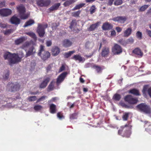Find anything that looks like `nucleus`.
Segmentation results:
<instances>
[{
	"label": "nucleus",
	"mask_w": 151,
	"mask_h": 151,
	"mask_svg": "<svg viewBox=\"0 0 151 151\" xmlns=\"http://www.w3.org/2000/svg\"><path fill=\"white\" fill-rule=\"evenodd\" d=\"M4 57L5 60H9V64L11 65L21 61V58L15 53L12 54L9 52H6L4 53Z\"/></svg>",
	"instance_id": "1"
},
{
	"label": "nucleus",
	"mask_w": 151,
	"mask_h": 151,
	"mask_svg": "<svg viewBox=\"0 0 151 151\" xmlns=\"http://www.w3.org/2000/svg\"><path fill=\"white\" fill-rule=\"evenodd\" d=\"M132 127L131 122L128 121L125 125L122 126L121 127V129H120L118 131V134L121 135L123 130L125 128H126V131L123 134V136L127 138L129 137L131 134L130 130Z\"/></svg>",
	"instance_id": "2"
},
{
	"label": "nucleus",
	"mask_w": 151,
	"mask_h": 151,
	"mask_svg": "<svg viewBox=\"0 0 151 151\" xmlns=\"http://www.w3.org/2000/svg\"><path fill=\"white\" fill-rule=\"evenodd\" d=\"M48 27L47 24H43L38 23L37 28L36 32L40 37H43L45 34V30Z\"/></svg>",
	"instance_id": "3"
},
{
	"label": "nucleus",
	"mask_w": 151,
	"mask_h": 151,
	"mask_svg": "<svg viewBox=\"0 0 151 151\" xmlns=\"http://www.w3.org/2000/svg\"><path fill=\"white\" fill-rule=\"evenodd\" d=\"M7 87L9 88L11 92H15L19 89L20 85L18 82L9 83L7 85Z\"/></svg>",
	"instance_id": "4"
},
{
	"label": "nucleus",
	"mask_w": 151,
	"mask_h": 151,
	"mask_svg": "<svg viewBox=\"0 0 151 151\" xmlns=\"http://www.w3.org/2000/svg\"><path fill=\"white\" fill-rule=\"evenodd\" d=\"M137 108L141 111L147 113H149L150 109L149 106L145 103H141L137 106Z\"/></svg>",
	"instance_id": "5"
},
{
	"label": "nucleus",
	"mask_w": 151,
	"mask_h": 151,
	"mask_svg": "<svg viewBox=\"0 0 151 151\" xmlns=\"http://www.w3.org/2000/svg\"><path fill=\"white\" fill-rule=\"evenodd\" d=\"M124 101L131 104H134L137 103L138 100L134 98L132 96L128 95L125 96L124 98Z\"/></svg>",
	"instance_id": "6"
},
{
	"label": "nucleus",
	"mask_w": 151,
	"mask_h": 151,
	"mask_svg": "<svg viewBox=\"0 0 151 151\" xmlns=\"http://www.w3.org/2000/svg\"><path fill=\"white\" fill-rule=\"evenodd\" d=\"M122 52V48L118 45L115 44L112 48V52L114 55H118Z\"/></svg>",
	"instance_id": "7"
},
{
	"label": "nucleus",
	"mask_w": 151,
	"mask_h": 151,
	"mask_svg": "<svg viewBox=\"0 0 151 151\" xmlns=\"http://www.w3.org/2000/svg\"><path fill=\"white\" fill-rule=\"evenodd\" d=\"M68 74L67 72H65L63 73L59 76L57 79V84H58L62 82L64 80Z\"/></svg>",
	"instance_id": "8"
},
{
	"label": "nucleus",
	"mask_w": 151,
	"mask_h": 151,
	"mask_svg": "<svg viewBox=\"0 0 151 151\" xmlns=\"http://www.w3.org/2000/svg\"><path fill=\"white\" fill-rule=\"evenodd\" d=\"M127 19V17L126 16H117L113 18L112 20L114 22H119L121 23H124Z\"/></svg>",
	"instance_id": "9"
},
{
	"label": "nucleus",
	"mask_w": 151,
	"mask_h": 151,
	"mask_svg": "<svg viewBox=\"0 0 151 151\" xmlns=\"http://www.w3.org/2000/svg\"><path fill=\"white\" fill-rule=\"evenodd\" d=\"M11 13V10L8 9H2L0 10V14L3 17L10 15Z\"/></svg>",
	"instance_id": "10"
},
{
	"label": "nucleus",
	"mask_w": 151,
	"mask_h": 151,
	"mask_svg": "<svg viewBox=\"0 0 151 151\" xmlns=\"http://www.w3.org/2000/svg\"><path fill=\"white\" fill-rule=\"evenodd\" d=\"M110 49L108 47L104 46L103 47L101 52V55L102 57H107L109 53Z\"/></svg>",
	"instance_id": "11"
},
{
	"label": "nucleus",
	"mask_w": 151,
	"mask_h": 151,
	"mask_svg": "<svg viewBox=\"0 0 151 151\" xmlns=\"http://www.w3.org/2000/svg\"><path fill=\"white\" fill-rule=\"evenodd\" d=\"M50 80V78L49 77H47L44 78L42 82L40 85L39 88H45L47 86Z\"/></svg>",
	"instance_id": "12"
},
{
	"label": "nucleus",
	"mask_w": 151,
	"mask_h": 151,
	"mask_svg": "<svg viewBox=\"0 0 151 151\" xmlns=\"http://www.w3.org/2000/svg\"><path fill=\"white\" fill-rule=\"evenodd\" d=\"M50 53L48 51H44L40 55L41 58L44 61L47 60L48 58L50 57Z\"/></svg>",
	"instance_id": "13"
},
{
	"label": "nucleus",
	"mask_w": 151,
	"mask_h": 151,
	"mask_svg": "<svg viewBox=\"0 0 151 151\" xmlns=\"http://www.w3.org/2000/svg\"><path fill=\"white\" fill-rule=\"evenodd\" d=\"M113 26L111 24L108 22H106L103 23L102 26V29L104 30H109L112 29Z\"/></svg>",
	"instance_id": "14"
},
{
	"label": "nucleus",
	"mask_w": 151,
	"mask_h": 151,
	"mask_svg": "<svg viewBox=\"0 0 151 151\" xmlns=\"http://www.w3.org/2000/svg\"><path fill=\"white\" fill-rule=\"evenodd\" d=\"M10 22L12 24L18 25L20 23V19L17 17L13 16L11 18Z\"/></svg>",
	"instance_id": "15"
},
{
	"label": "nucleus",
	"mask_w": 151,
	"mask_h": 151,
	"mask_svg": "<svg viewBox=\"0 0 151 151\" xmlns=\"http://www.w3.org/2000/svg\"><path fill=\"white\" fill-rule=\"evenodd\" d=\"M100 24V22H98L95 24H92L88 28V30L91 31L94 30L95 29L97 28Z\"/></svg>",
	"instance_id": "16"
},
{
	"label": "nucleus",
	"mask_w": 151,
	"mask_h": 151,
	"mask_svg": "<svg viewBox=\"0 0 151 151\" xmlns=\"http://www.w3.org/2000/svg\"><path fill=\"white\" fill-rule=\"evenodd\" d=\"M52 55L56 56L60 53V49L58 47L54 46L52 48Z\"/></svg>",
	"instance_id": "17"
},
{
	"label": "nucleus",
	"mask_w": 151,
	"mask_h": 151,
	"mask_svg": "<svg viewBox=\"0 0 151 151\" xmlns=\"http://www.w3.org/2000/svg\"><path fill=\"white\" fill-rule=\"evenodd\" d=\"M132 52L133 53L137 55L140 57H142L143 55V52L140 49L138 48H135L133 50Z\"/></svg>",
	"instance_id": "18"
},
{
	"label": "nucleus",
	"mask_w": 151,
	"mask_h": 151,
	"mask_svg": "<svg viewBox=\"0 0 151 151\" xmlns=\"http://www.w3.org/2000/svg\"><path fill=\"white\" fill-rule=\"evenodd\" d=\"M35 50L34 47L33 46H32L30 47L28 51L27 52L25 55V57H27L35 53Z\"/></svg>",
	"instance_id": "19"
},
{
	"label": "nucleus",
	"mask_w": 151,
	"mask_h": 151,
	"mask_svg": "<svg viewBox=\"0 0 151 151\" xmlns=\"http://www.w3.org/2000/svg\"><path fill=\"white\" fill-rule=\"evenodd\" d=\"M132 31V29L131 27L127 28L124 32V37H127L131 35Z\"/></svg>",
	"instance_id": "20"
},
{
	"label": "nucleus",
	"mask_w": 151,
	"mask_h": 151,
	"mask_svg": "<svg viewBox=\"0 0 151 151\" xmlns=\"http://www.w3.org/2000/svg\"><path fill=\"white\" fill-rule=\"evenodd\" d=\"M17 9L19 14L24 13L25 12V9L24 6L22 4H21L17 7Z\"/></svg>",
	"instance_id": "21"
},
{
	"label": "nucleus",
	"mask_w": 151,
	"mask_h": 151,
	"mask_svg": "<svg viewBox=\"0 0 151 151\" xmlns=\"http://www.w3.org/2000/svg\"><path fill=\"white\" fill-rule=\"evenodd\" d=\"M26 40L24 37H22L14 41L15 44L19 45L25 41Z\"/></svg>",
	"instance_id": "22"
},
{
	"label": "nucleus",
	"mask_w": 151,
	"mask_h": 151,
	"mask_svg": "<svg viewBox=\"0 0 151 151\" xmlns=\"http://www.w3.org/2000/svg\"><path fill=\"white\" fill-rule=\"evenodd\" d=\"M57 109L56 106L53 104H51L50 106V111L52 114H54L56 113Z\"/></svg>",
	"instance_id": "23"
},
{
	"label": "nucleus",
	"mask_w": 151,
	"mask_h": 151,
	"mask_svg": "<svg viewBox=\"0 0 151 151\" xmlns=\"http://www.w3.org/2000/svg\"><path fill=\"white\" fill-rule=\"evenodd\" d=\"M72 42L69 40L65 39L63 42V46L65 47H69L71 45Z\"/></svg>",
	"instance_id": "24"
},
{
	"label": "nucleus",
	"mask_w": 151,
	"mask_h": 151,
	"mask_svg": "<svg viewBox=\"0 0 151 151\" xmlns=\"http://www.w3.org/2000/svg\"><path fill=\"white\" fill-rule=\"evenodd\" d=\"M60 5V3H57L55 4L54 5L50 7L49 9V10L50 12L57 10Z\"/></svg>",
	"instance_id": "25"
},
{
	"label": "nucleus",
	"mask_w": 151,
	"mask_h": 151,
	"mask_svg": "<svg viewBox=\"0 0 151 151\" xmlns=\"http://www.w3.org/2000/svg\"><path fill=\"white\" fill-rule=\"evenodd\" d=\"M129 93H131L135 96H140V94L139 93V91L135 88H133L129 90Z\"/></svg>",
	"instance_id": "26"
},
{
	"label": "nucleus",
	"mask_w": 151,
	"mask_h": 151,
	"mask_svg": "<svg viewBox=\"0 0 151 151\" xmlns=\"http://www.w3.org/2000/svg\"><path fill=\"white\" fill-rule=\"evenodd\" d=\"M72 59L75 60H78L79 62H81L83 60V58L80 55H74Z\"/></svg>",
	"instance_id": "27"
},
{
	"label": "nucleus",
	"mask_w": 151,
	"mask_h": 151,
	"mask_svg": "<svg viewBox=\"0 0 151 151\" xmlns=\"http://www.w3.org/2000/svg\"><path fill=\"white\" fill-rule=\"evenodd\" d=\"M93 68L95 69L98 73H101L103 68H102L100 66L96 65H95L93 66Z\"/></svg>",
	"instance_id": "28"
},
{
	"label": "nucleus",
	"mask_w": 151,
	"mask_h": 151,
	"mask_svg": "<svg viewBox=\"0 0 151 151\" xmlns=\"http://www.w3.org/2000/svg\"><path fill=\"white\" fill-rule=\"evenodd\" d=\"M35 23L33 20L30 19L29 21L26 22L25 24L24 25V27H26L28 26H30Z\"/></svg>",
	"instance_id": "29"
},
{
	"label": "nucleus",
	"mask_w": 151,
	"mask_h": 151,
	"mask_svg": "<svg viewBox=\"0 0 151 151\" xmlns=\"http://www.w3.org/2000/svg\"><path fill=\"white\" fill-rule=\"evenodd\" d=\"M85 5V3H81L76 6L72 9L73 11L82 8Z\"/></svg>",
	"instance_id": "30"
},
{
	"label": "nucleus",
	"mask_w": 151,
	"mask_h": 151,
	"mask_svg": "<svg viewBox=\"0 0 151 151\" xmlns=\"http://www.w3.org/2000/svg\"><path fill=\"white\" fill-rule=\"evenodd\" d=\"M121 98V95L118 93L115 94L113 96V99L116 101H119Z\"/></svg>",
	"instance_id": "31"
},
{
	"label": "nucleus",
	"mask_w": 151,
	"mask_h": 151,
	"mask_svg": "<svg viewBox=\"0 0 151 151\" xmlns=\"http://www.w3.org/2000/svg\"><path fill=\"white\" fill-rule=\"evenodd\" d=\"M75 1V0H70L67 1L63 3V5L65 7H66L69 6L70 5L74 3Z\"/></svg>",
	"instance_id": "32"
},
{
	"label": "nucleus",
	"mask_w": 151,
	"mask_h": 151,
	"mask_svg": "<svg viewBox=\"0 0 151 151\" xmlns=\"http://www.w3.org/2000/svg\"><path fill=\"white\" fill-rule=\"evenodd\" d=\"M26 34L31 37L34 40H37V37L35 34L33 32H28Z\"/></svg>",
	"instance_id": "33"
},
{
	"label": "nucleus",
	"mask_w": 151,
	"mask_h": 151,
	"mask_svg": "<svg viewBox=\"0 0 151 151\" xmlns=\"http://www.w3.org/2000/svg\"><path fill=\"white\" fill-rule=\"evenodd\" d=\"M76 24L77 23L76 22V20H73L70 23V25L69 27L70 28L72 29L73 28H74V27H75L76 26Z\"/></svg>",
	"instance_id": "34"
},
{
	"label": "nucleus",
	"mask_w": 151,
	"mask_h": 151,
	"mask_svg": "<svg viewBox=\"0 0 151 151\" xmlns=\"http://www.w3.org/2000/svg\"><path fill=\"white\" fill-rule=\"evenodd\" d=\"M75 52V51H70L68 52H65L64 55L65 58H68Z\"/></svg>",
	"instance_id": "35"
},
{
	"label": "nucleus",
	"mask_w": 151,
	"mask_h": 151,
	"mask_svg": "<svg viewBox=\"0 0 151 151\" xmlns=\"http://www.w3.org/2000/svg\"><path fill=\"white\" fill-rule=\"evenodd\" d=\"M78 113H74L70 115V119L71 120H73L77 119L78 117Z\"/></svg>",
	"instance_id": "36"
},
{
	"label": "nucleus",
	"mask_w": 151,
	"mask_h": 151,
	"mask_svg": "<svg viewBox=\"0 0 151 151\" xmlns=\"http://www.w3.org/2000/svg\"><path fill=\"white\" fill-rule=\"evenodd\" d=\"M48 91H52L54 88V84L53 82L52 81L48 87Z\"/></svg>",
	"instance_id": "37"
},
{
	"label": "nucleus",
	"mask_w": 151,
	"mask_h": 151,
	"mask_svg": "<svg viewBox=\"0 0 151 151\" xmlns=\"http://www.w3.org/2000/svg\"><path fill=\"white\" fill-rule=\"evenodd\" d=\"M81 12V11L78 10V11L72 12V16L75 17H78Z\"/></svg>",
	"instance_id": "38"
},
{
	"label": "nucleus",
	"mask_w": 151,
	"mask_h": 151,
	"mask_svg": "<svg viewBox=\"0 0 151 151\" xmlns=\"http://www.w3.org/2000/svg\"><path fill=\"white\" fill-rule=\"evenodd\" d=\"M20 17L21 19H24L27 18L29 17L28 14H25L24 13H23L20 14Z\"/></svg>",
	"instance_id": "39"
},
{
	"label": "nucleus",
	"mask_w": 151,
	"mask_h": 151,
	"mask_svg": "<svg viewBox=\"0 0 151 151\" xmlns=\"http://www.w3.org/2000/svg\"><path fill=\"white\" fill-rule=\"evenodd\" d=\"M148 7V6L147 5H145L141 6L139 9V12H143L145 11Z\"/></svg>",
	"instance_id": "40"
},
{
	"label": "nucleus",
	"mask_w": 151,
	"mask_h": 151,
	"mask_svg": "<svg viewBox=\"0 0 151 151\" xmlns=\"http://www.w3.org/2000/svg\"><path fill=\"white\" fill-rule=\"evenodd\" d=\"M57 116L60 119L64 118V116L63 115V114L61 112L57 113Z\"/></svg>",
	"instance_id": "41"
},
{
	"label": "nucleus",
	"mask_w": 151,
	"mask_h": 151,
	"mask_svg": "<svg viewBox=\"0 0 151 151\" xmlns=\"http://www.w3.org/2000/svg\"><path fill=\"white\" fill-rule=\"evenodd\" d=\"M42 108V107L40 105H37L35 106L34 107V110L36 111H39Z\"/></svg>",
	"instance_id": "42"
},
{
	"label": "nucleus",
	"mask_w": 151,
	"mask_h": 151,
	"mask_svg": "<svg viewBox=\"0 0 151 151\" xmlns=\"http://www.w3.org/2000/svg\"><path fill=\"white\" fill-rule=\"evenodd\" d=\"M122 0H115L114 4L115 6H118L122 4Z\"/></svg>",
	"instance_id": "43"
},
{
	"label": "nucleus",
	"mask_w": 151,
	"mask_h": 151,
	"mask_svg": "<svg viewBox=\"0 0 151 151\" xmlns=\"http://www.w3.org/2000/svg\"><path fill=\"white\" fill-rule=\"evenodd\" d=\"M129 113H125L123 115L122 118L124 121H127L129 117Z\"/></svg>",
	"instance_id": "44"
},
{
	"label": "nucleus",
	"mask_w": 151,
	"mask_h": 151,
	"mask_svg": "<svg viewBox=\"0 0 151 151\" xmlns=\"http://www.w3.org/2000/svg\"><path fill=\"white\" fill-rule=\"evenodd\" d=\"M44 0H38L37 1V4L39 6L43 7Z\"/></svg>",
	"instance_id": "45"
},
{
	"label": "nucleus",
	"mask_w": 151,
	"mask_h": 151,
	"mask_svg": "<svg viewBox=\"0 0 151 151\" xmlns=\"http://www.w3.org/2000/svg\"><path fill=\"white\" fill-rule=\"evenodd\" d=\"M28 99L29 101H34L37 99L36 96H30L29 97Z\"/></svg>",
	"instance_id": "46"
},
{
	"label": "nucleus",
	"mask_w": 151,
	"mask_h": 151,
	"mask_svg": "<svg viewBox=\"0 0 151 151\" xmlns=\"http://www.w3.org/2000/svg\"><path fill=\"white\" fill-rule=\"evenodd\" d=\"M50 3V1L48 0H44L43 6H47L49 5Z\"/></svg>",
	"instance_id": "47"
},
{
	"label": "nucleus",
	"mask_w": 151,
	"mask_h": 151,
	"mask_svg": "<svg viewBox=\"0 0 151 151\" xmlns=\"http://www.w3.org/2000/svg\"><path fill=\"white\" fill-rule=\"evenodd\" d=\"M93 45L91 42L89 41H88L86 42L85 44V46L87 48H89L93 47Z\"/></svg>",
	"instance_id": "48"
},
{
	"label": "nucleus",
	"mask_w": 151,
	"mask_h": 151,
	"mask_svg": "<svg viewBox=\"0 0 151 151\" xmlns=\"http://www.w3.org/2000/svg\"><path fill=\"white\" fill-rule=\"evenodd\" d=\"M95 7L94 5L92 6L90 9V12L91 14H93L95 11Z\"/></svg>",
	"instance_id": "49"
},
{
	"label": "nucleus",
	"mask_w": 151,
	"mask_h": 151,
	"mask_svg": "<svg viewBox=\"0 0 151 151\" xmlns=\"http://www.w3.org/2000/svg\"><path fill=\"white\" fill-rule=\"evenodd\" d=\"M44 51V46L42 45L40 46V49L39 50V52L38 53V55H40Z\"/></svg>",
	"instance_id": "50"
},
{
	"label": "nucleus",
	"mask_w": 151,
	"mask_h": 151,
	"mask_svg": "<svg viewBox=\"0 0 151 151\" xmlns=\"http://www.w3.org/2000/svg\"><path fill=\"white\" fill-rule=\"evenodd\" d=\"M47 97L46 96H42L40 98L37 99L36 101V103H38L41 101H43L45 99V98Z\"/></svg>",
	"instance_id": "51"
},
{
	"label": "nucleus",
	"mask_w": 151,
	"mask_h": 151,
	"mask_svg": "<svg viewBox=\"0 0 151 151\" xmlns=\"http://www.w3.org/2000/svg\"><path fill=\"white\" fill-rule=\"evenodd\" d=\"M136 34L137 37L138 39L140 40L142 39V34L141 32L139 31L137 32Z\"/></svg>",
	"instance_id": "52"
},
{
	"label": "nucleus",
	"mask_w": 151,
	"mask_h": 151,
	"mask_svg": "<svg viewBox=\"0 0 151 151\" xmlns=\"http://www.w3.org/2000/svg\"><path fill=\"white\" fill-rule=\"evenodd\" d=\"M148 88V86L147 85H145L144 86L142 90V92L143 94H145Z\"/></svg>",
	"instance_id": "53"
},
{
	"label": "nucleus",
	"mask_w": 151,
	"mask_h": 151,
	"mask_svg": "<svg viewBox=\"0 0 151 151\" xmlns=\"http://www.w3.org/2000/svg\"><path fill=\"white\" fill-rule=\"evenodd\" d=\"M13 30L11 29L5 31L4 33V35H7L10 34L11 32H13Z\"/></svg>",
	"instance_id": "54"
},
{
	"label": "nucleus",
	"mask_w": 151,
	"mask_h": 151,
	"mask_svg": "<svg viewBox=\"0 0 151 151\" xmlns=\"http://www.w3.org/2000/svg\"><path fill=\"white\" fill-rule=\"evenodd\" d=\"M146 130L151 134V125H150L146 129Z\"/></svg>",
	"instance_id": "55"
},
{
	"label": "nucleus",
	"mask_w": 151,
	"mask_h": 151,
	"mask_svg": "<svg viewBox=\"0 0 151 151\" xmlns=\"http://www.w3.org/2000/svg\"><path fill=\"white\" fill-rule=\"evenodd\" d=\"M9 71H8L5 74V75L3 76V78L5 79H7L9 77Z\"/></svg>",
	"instance_id": "56"
},
{
	"label": "nucleus",
	"mask_w": 151,
	"mask_h": 151,
	"mask_svg": "<svg viewBox=\"0 0 151 151\" xmlns=\"http://www.w3.org/2000/svg\"><path fill=\"white\" fill-rule=\"evenodd\" d=\"M65 67L64 65H62L61 66L59 69V72H60L63 71L64 70H65Z\"/></svg>",
	"instance_id": "57"
},
{
	"label": "nucleus",
	"mask_w": 151,
	"mask_h": 151,
	"mask_svg": "<svg viewBox=\"0 0 151 151\" xmlns=\"http://www.w3.org/2000/svg\"><path fill=\"white\" fill-rule=\"evenodd\" d=\"M46 44L47 46L50 47L51 45L52 42L51 40L47 41L46 42Z\"/></svg>",
	"instance_id": "58"
},
{
	"label": "nucleus",
	"mask_w": 151,
	"mask_h": 151,
	"mask_svg": "<svg viewBox=\"0 0 151 151\" xmlns=\"http://www.w3.org/2000/svg\"><path fill=\"white\" fill-rule=\"evenodd\" d=\"M119 42L122 45H125L127 43L126 42L122 39L120 40H119Z\"/></svg>",
	"instance_id": "59"
},
{
	"label": "nucleus",
	"mask_w": 151,
	"mask_h": 151,
	"mask_svg": "<svg viewBox=\"0 0 151 151\" xmlns=\"http://www.w3.org/2000/svg\"><path fill=\"white\" fill-rule=\"evenodd\" d=\"M114 0H108V2L107 3V5L110 6H111L113 4V1Z\"/></svg>",
	"instance_id": "60"
},
{
	"label": "nucleus",
	"mask_w": 151,
	"mask_h": 151,
	"mask_svg": "<svg viewBox=\"0 0 151 151\" xmlns=\"http://www.w3.org/2000/svg\"><path fill=\"white\" fill-rule=\"evenodd\" d=\"M5 5V2L4 1L0 2V8L4 6Z\"/></svg>",
	"instance_id": "61"
},
{
	"label": "nucleus",
	"mask_w": 151,
	"mask_h": 151,
	"mask_svg": "<svg viewBox=\"0 0 151 151\" xmlns=\"http://www.w3.org/2000/svg\"><path fill=\"white\" fill-rule=\"evenodd\" d=\"M147 92L151 98V88H150L148 89Z\"/></svg>",
	"instance_id": "62"
},
{
	"label": "nucleus",
	"mask_w": 151,
	"mask_h": 151,
	"mask_svg": "<svg viewBox=\"0 0 151 151\" xmlns=\"http://www.w3.org/2000/svg\"><path fill=\"white\" fill-rule=\"evenodd\" d=\"M116 29L118 32H120L122 30V29L119 27H116Z\"/></svg>",
	"instance_id": "63"
},
{
	"label": "nucleus",
	"mask_w": 151,
	"mask_h": 151,
	"mask_svg": "<svg viewBox=\"0 0 151 151\" xmlns=\"http://www.w3.org/2000/svg\"><path fill=\"white\" fill-rule=\"evenodd\" d=\"M146 32L149 36L151 37V30L147 29Z\"/></svg>",
	"instance_id": "64"
}]
</instances>
